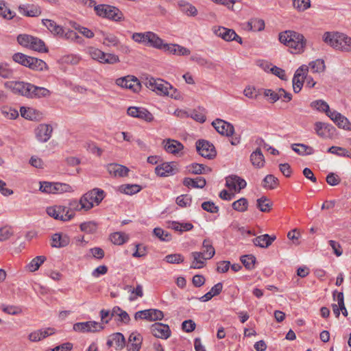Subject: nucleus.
Segmentation results:
<instances>
[{"mask_svg":"<svg viewBox=\"0 0 351 351\" xmlns=\"http://www.w3.org/2000/svg\"><path fill=\"white\" fill-rule=\"evenodd\" d=\"M116 350H122L125 346V339L121 332H116L112 335Z\"/></svg>","mask_w":351,"mask_h":351,"instance_id":"8fccbe9b","label":"nucleus"},{"mask_svg":"<svg viewBox=\"0 0 351 351\" xmlns=\"http://www.w3.org/2000/svg\"><path fill=\"white\" fill-rule=\"evenodd\" d=\"M121 191L128 195H133L141 190V186L137 184H125L121 186Z\"/></svg>","mask_w":351,"mask_h":351,"instance_id":"0e129e2a","label":"nucleus"},{"mask_svg":"<svg viewBox=\"0 0 351 351\" xmlns=\"http://www.w3.org/2000/svg\"><path fill=\"white\" fill-rule=\"evenodd\" d=\"M13 71L10 69L6 64H0V77L4 79L12 78Z\"/></svg>","mask_w":351,"mask_h":351,"instance_id":"774afa93","label":"nucleus"},{"mask_svg":"<svg viewBox=\"0 0 351 351\" xmlns=\"http://www.w3.org/2000/svg\"><path fill=\"white\" fill-rule=\"evenodd\" d=\"M70 239L66 234L56 233L52 236L51 246L53 247H64L69 244Z\"/></svg>","mask_w":351,"mask_h":351,"instance_id":"b1692460","label":"nucleus"},{"mask_svg":"<svg viewBox=\"0 0 351 351\" xmlns=\"http://www.w3.org/2000/svg\"><path fill=\"white\" fill-rule=\"evenodd\" d=\"M193 261L191 265V268L193 269H201L205 265V261L208 258L204 256L203 252H193L191 253Z\"/></svg>","mask_w":351,"mask_h":351,"instance_id":"c756f323","label":"nucleus"},{"mask_svg":"<svg viewBox=\"0 0 351 351\" xmlns=\"http://www.w3.org/2000/svg\"><path fill=\"white\" fill-rule=\"evenodd\" d=\"M143 337L137 332L130 334L127 346L128 351H139L141 348Z\"/></svg>","mask_w":351,"mask_h":351,"instance_id":"412c9836","label":"nucleus"},{"mask_svg":"<svg viewBox=\"0 0 351 351\" xmlns=\"http://www.w3.org/2000/svg\"><path fill=\"white\" fill-rule=\"evenodd\" d=\"M19 9L21 14L27 16L35 17L41 14L40 8L36 5H23Z\"/></svg>","mask_w":351,"mask_h":351,"instance_id":"a878e982","label":"nucleus"},{"mask_svg":"<svg viewBox=\"0 0 351 351\" xmlns=\"http://www.w3.org/2000/svg\"><path fill=\"white\" fill-rule=\"evenodd\" d=\"M256 202L257 208L261 211L264 213H268L271 210L273 205L272 202L265 196L258 199Z\"/></svg>","mask_w":351,"mask_h":351,"instance_id":"ea45409f","label":"nucleus"},{"mask_svg":"<svg viewBox=\"0 0 351 351\" xmlns=\"http://www.w3.org/2000/svg\"><path fill=\"white\" fill-rule=\"evenodd\" d=\"M1 111L4 117L8 119H15L19 117L18 110L12 107L3 106Z\"/></svg>","mask_w":351,"mask_h":351,"instance_id":"3c124183","label":"nucleus"},{"mask_svg":"<svg viewBox=\"0 0 351 351\" xmlns=\"http://www.w3.org/2000/svg\"><path fill=\"white\" fill-rule=\"evenodd\" d=\"M104 326L95 321L75 323L73 325V330L81 332H95L104 329Z\"/></svg>","mask_w":351,"mask_h":351,"instance_id":"9b49d317","label":"nucleus"},{"mask_svg":"<svg viewBox=\"0 0 351 351\" xmlns=\"http://www.w3.org/2000/svg\"><path fill=\"white\" fill-rule=\"evenodd\" d=\"M145 84L152 91L156 92L160 95H167L176 98L175 95L176 89L167 82L161 79H154L153 77L146 78Z\"/></svg>","mask_w":351,"mask_h":351,"instance_id":"f03ea898","label":"nucleus"},{"mask_svg":"<svg viewBox=\"0 0 351 351\" xmlns=\"http://www.w3.org/2000/svg\"><path fill=\"white\" fill-rule=\"evenodd\" d=\"M105 193L103 190L95 188L91 191H88L82 196V202L84 205L88 206L87 211L90 210L95 205H99L101 202L104 199Z\"/></svg>","mask_w":351,"mask_h":351,"instance_id":"423d86ee","label":"nucleus"},{"mask_svg":"<svg viewBox=\"0 0 351 351\" xmlns=\"http://www.w3.org/2000/svg\"><path fill=\"white\" fill-rule=\"evenodd\" d=\"M311 106L312 108L317 109L319 111L324 112L329 111L330 108L328 104L326 101L321 99L312 101L311 103Z\"/></svg>","mask_w":351,"mask_h":351,"instance_id":"680f3d73","label":"nucleus"},{"mask_svg":"<svg viewBox=\"0 0 351 351\" xmlns=\"http://www.w3.org/2000/svg\"><path fill=\"white\" fill-rule=\"evenodd\" d=\"M293 6L298 12H304L311 7V1L293 0Z\"/></svg>","mask_w":351,"mask_h":351,"instance_id":"6e6d98bb","label":"nucleus"},{"mask_svg":"<svg viewBox=\"0 0 351 351\" xmlns=\"http://www.w3.org/2000/svg\"><path fill=\"white\" fill-rule=\"evenodd\" d=\"M88 207V206L84 205V202H82V198L81 197L80 200L71 199L69 202V206H66L65 213L66 215L71 214L73 219L75 217V211H81L82 210L84 211H87Z\"/></svg>","mask_w":351,"mask_h":351,"instance_id":"aec40b11","label":"nucleus"},{"mask_svg":"<svg viewBox=\"0 0 351 351\" xmlns=\"http://www.w3.org/2000/svg\"><path fill=\"white\" fill-rule=\"evenodd\" d=\"M180 10L188 16H195L197 14V10L195 6L187 1L181 0L178 2Z\"/></svg>","mask_w":351,"mask_h":351,"instance_id":"f704fd0d","label":"nucleus"},{"mask_svg":"<svg viewBox=\"0 0 351 351\" xmlns=\"http://www.w3.org/2000/svg\"><path fill=\"white\" fill-rule=\"evenodd\" d=\"M328 152L339 156L351 158V153H350L346 149L341 147L332 146L328 149Z\"/></svg>","mask_w":351,"mask_h":351,"instance_id":"5fc2aeb1","label":"nucleus"},{"mask_svg":"<svg viewBox=\"0 0 351 351\" xmlns=\"http://www.w3.org/2000/svg\"><path fill=\"white\" fill-rule=\"evenodd\" d=\"M203 253L207 258L210 259L215 254L211 241L209 239H204L202 243Z\"/></svg>","mask_w":351,"mask_h":351,"instance_id":"c03bdc74","label":"nucleus"},{"mask_svg":"<svg viewBox=\"0 0 351 351\" xmlns=\"http://www.w3.org/2000/svg\"><path fill=\"white\" fill-rule=\"evenodd\" d=\"M151 332L157 338L167 339L171 335V330L167 324L156 322L151 326Z\"/></svg>","mask_w":351,"mask_h":351,"instance_id":"f3484780","label":"nucleus"},{"mask_svg":"<svg viewBox=\"0 0 351 351\" xmlns=\"http://www.w3.org/2000/svg\"><path fill=\"white\" fill-rule=\"evenodd\" d=\"M29 49L40 53H46L48 51L45 43L40 38L34 36V40L30 42Z\"/></svg>","mask_w":351,"mask_h":351,"instance_id":"e433bc0d","label":"nucleus"},{"mask_svg":"<svg viewBox=\"0 0 351 351\" xmlns=\"http://www.w3.org/2000/svg\"><path fill=\"white\" fill-rule=\"evenodd\" d=\"M40 191L45 193L59 194L73 191L71 186L60 182H40Z\"/></svg>","mask_w":351,"mask_h":351,"instance_id":"39448f33","label":"nucleus"},{"mask_svg":"<svg viewBox=\"0 0 351 351\" xmlns=\"http://www.w3.org/2000/svg\"><path fill=\"white\" fill-rule=\"evenodd\" d=\"M192 202V197L189 195H181L176 198V204L182 208L189 206Z\"/></svg>","mask_w":351,"mask_h":351,"instance_id":"052dcab7","label":"nucleus"},{"mask_svg":"<svg viewBox=\"0 0 351 351\" xmlns=\"http://www.w3.org/2000/svg\"><path fill=\"white\" fill-rule=\"evenodd\" d=\"M156 173L160 177H167L175 173V169L171 163L164 162L155 169Z\"/></svg>","mask_w":351,"mask_h":351,"instance_id":"7c9ffc66","label":"nucleus"},{"mask_svg":"<svg viewBox=\"0 0 351 351\" xmlns=\"http://www.w3.org/2000/svg\"><path fill=\"white\" fill-rule=\"evenodd\" d=\"M31 96L30 98L34 97H45L50 95V91L43 87L36 86L32 84V88H31Z\"/></svg>","mask_w":351,"mask_h":351,"instance_id":"58836bf2","label":"nucleus"},{"mask_svg":"<svg viewBox=\"0 0 351 351\" xmlns=\"http://www.w3.org/2000/svg\"><path fill=\"white\" fill-rule=\"evenodd\" d=\"M212 125L220 134L226 136H231L234 132L232 124L221 119H216L212 122Z\"/></svg>","mask_w":351,"mask_h":351,"instance_id":"ddd939ff","label":"nucleus"},{"mask_svg":"<svg viewBox=\"0 0 351 351\" xmlns=\"http://www.w3.org/2000/svg\"><path fill=\"white\" fill-rule=\"evenodd\" d=\"M339 36V32H326L323 34L322 40L326 44L337 49Z\"/></svg>","mask_w":351,"mask_h":351,"instance_id":"c85d7f7f","label":"nucleus"},{"mask_svg":"<svg viewBox=\"0 0 351 351\" xmlns=\"http://www.w3.org/2000/svg\"><path fill=\"white\" fill-rule=\"evenodd\" d=\"M279 40L291 49V53H294L303 52L306 45V40L302 34L291 30L280 33Z\"/></svg>","mask_w":351,"mask_h":351,"instance_id":"f257e3e1","label":"nucleus"},{"mask_svg":"<svg viewBox=\"0 0 351 351\" xmlns=\"http://www.w3.org/2000/svg\"><path fill=\"white\" fill-rule=\"evenodd\" d=\"M96 14L102 18H106L113 21L119 22L124 20L123 14L117 7L106 5L99 4L94 7Z\"/></svg>","mask_w":351,"mask_h":351,"instance_id":"7ed1b4c3","label":"nucleus"},{"mask_svg":"<svg viewBox=\"0 0 351 351\" xmlns=\"http://www.w3.org/2000/svg\"><path fill=\"white\" fill-rule=\"evenodd\" d=\"M34 40V36L29 34H19L17 36V41L21 46L28 48L30 42Z\"/></svg>","mask_w":351,"mask_h":351,"instance_id":"69168bd1","label":"nucleus"},{"mask_svg":"<svg viewBox=\"0 0 351 351\" xmlns=\"http://www.w3.org/2000/svg\"><path fill=\"white\" fill-rule=\"evenodd\" d=\"M43 24L53 34L60 36H64L66 38H71L72 40H76L80 36L73 30H69L64 34V29L62 26L57 25L53 21L50 19H43Z\"/></svg>","mask_w":351,"mask_h":351,"instance_id":"6e6552de","label":"nucleus"},{"mask_svg":"<svg viewBox=\"0 0 351 351\" xmlns=\"http://www.w3.org/2000/svg\"><path fill=\"white\" fill-rule=\"evenodd\" d=\"M47 65L45 62L43 60L35 58L34 61H32V64L30 66V69L35 71H44L47 69Z\"/></svg>","mask_w":351,"mask_h":351,"instance_id":"338daca9","label":"nucleus"},{"mask_svg":"<svg viewBox=\"0 0 351 351\" xmlns=\"http://www.w3.org/2000/svg\"><path fill=\"white\" fill-rule=\"evenodd\" d=\"M226 185L229 189L240 191L241 189L246 187L247 183L245 180L240 177L232 175L226 178Z\"/></svg>","mask_w":351,"mask_h":351,"instance_id":"a211bd4d","label":"nucleus"},{"mask_svg":"<svg viewBox=\"0 0 351 351\" xmlns=\"http://www.w3.org/2000/svg\"><path fill=\"white\" fill-rule=\"evenodd\" d=\"M247 27L252 31H262L265 28V22L262 19H253L248 21Z\"/></svg>","mask_w":351,"mask_h":351,"instance_id":"de8ad7c7","label":"nucleus"},{"mask_svg":"<svg viewBox=\"0 0 351 351\" xmlns=\"http://www.w3.org/2000/svg\"><path fill=\"white\" fill-rule=\"evenodd\" d=\"M46 257L44 256H38L33 258L27 265V268L29 271H35L38 269L40 266L45 262Z\"/></svg>","mask_w":351,"mask_h":351,"instance_id":"a18cd8bd","label":"nucleus"},{"mask_svg":"<svg viewBox=\"0 0 351 351\" xmlns=\"http://www.w3.org/2000/svg\"><path fill=\"white\" fill-rule=\"evenodd\" d=\"M65 211L66 206H50L47 208V213L49 216L62 221H67L72 219L71 215H66Z\"/></svg>","mask_w":351,"mask_h":351,"instance_id":"2eb2a0df","label":"nucleus"},{"mask_svg":"<svg viewBox=\"0 0 351 351\" xmlns=\"http://www.w3.org/2000/svg\"><path fill=\"white\" fill-rule=\"evenodd\" d=\"M215 34L227 42L232 41V36H234V30L219 26L213 30Z\"/></svg>","mask_w":351,"mask_h":351,"instance_id":"bb28decb","label":"nucleus"},{"mask_svg":"<svg viewBox=\"0 0 351 351\" xmlns=\"http://www.w3.org/2000/svg\"><path fill=\"white\" fill-rule=\"evenodd\" d=\"M337 50L343 52H351V38L346 34L340 33Z\"/></svg>","mask_w":351,"mask_h":351,"instance_id":"473e14b6","label":"nucleus"},{"mask_svg":"<svg viewBox=\"0 0 351 351\" xmlns=\"http://www.w3.org/2000/svg\"><path fill=\"white\" fill-rule=\"evenodd\" d=\"M6 88L10 90L13 93L19 95L30 97L31 88L32 84L24 82L9 81L4 84Z\"/></svg>","mask_w":351,"mask_h":351,"instance_id":"0eeeda50","label":"nucleus"},{"mask_svg":"<svg viewBox=\"0 0 351 351\" xmlns=\"http://www.w3.org/2000/svg\"><path fill=\"white\" fill-rule=\"evenodd\" d=\"M146 37L147 40L145 45L164 51L166 43H164L163 40L157 34L152 32H147Z\"/></svg>","mask_w":351,"mask_h":351,"instance_id":"6ab92c4d","label":"nucleus"},{"mask_svg":"<svg viewBox=\"0 0 351 351\" xmlns=\"http://www.w3.org/2000/svg\"><path fill=\"white\" fill-rule=\"evenodd\" d=\"M278 180L274 175L269 174L265 176L263 180V186L266 189H274L277 187Z\"/></svg>","mask_w":351,"mask_h":351,"instance_id":"a19ab883","label":"nucleus"},{"mask_svg":"<svg viewBox=\"0 0 351 351\" xmlns=\"http://www.w3.org/2000/svg\"><path fill=\"white\" fill-rule=\"evenodd\" d=\"M250 161L252 165L258 169H261L265 165V157L261 152V147H257L250 155Z\"/></svg>","mask_w":351,"mask_h":351,"instance_id":"5701e85b","label":"nucleus"},{"mask_svg":"<svg viewBox=\"0 0 351 351\" xmlns=\"http://www.w3.org/2000/svg\"><path fill=\"white\" fill-rule=\"evenodd\" d=\"M276 239V236H269L267 234L258 236L253 239V243L256 246L260 247H267Z\"/></svg>","mask_w":351,"mask_h":351,"instance_id":"2f4dec72","label":"nucleus"},{"mask_svg":"<svg viewBox=\"0 0 351 351\" xmlns=\"http://www.w3.org/2000/svg\"><path fill=\"white\" fill-rule=\"evenodd\" d=\"M308 71V66L304 64L302 65L296 70L292 80L293 91L295 93H298L301 90L304 82V75H306Z\"/></svg>","mask_w":351,"mask_h":351,"instance_id":"f8f14e48","label":"nucleus"},{"mask_svg":"<svg viewBox=\"0 0 351 351\" xmlns=\"http://www.w3.org/2000/svg\"><path fill=\"white\" fill-rule=\"evenodd\" d=\"M108 171L115 177H124L128 175L129 169L123 165L114 163L108 166Z\"/></svg>","mask_w":351,"mask_h":351,"instance_id":"393cba45","label":"nucleus"},{"mask_svg":"<svg viewBox=\"0 0 351 351\" xmlns=\"http://www.w3.org/2000/svg\"><path fill=\"white\" fill-rule=\"evenodd\" d=\"M196 150L201 156L208 159H213L217 155L215 146L204 139L198 140L196 142Z\"/></svg>","mask_w":351,"mask_h":351,"instance_id":"1a4fd4ad","label":"nucleus"},{"mask_svg":"<svg viewBox=\"0 0 351 351\" xmlns=\"http://www.w3.org/2000/svg\"><path fill=\"white\" fill-rule=\"evenodd\" d=\"M110 238L114 245H121L128 241L129 236L124 232H117L111 234Z\"/></svg>","mask_w":351,"mask_h":351,"instance_id":"4c0bfd02","label":"nucleus"},{"mask_svg":"<svg viewBox=\"0 0 351 351\" xmlns=\"http://www.w3.org/2000/svg\"><path fill=\"white\" fill-rule=\"evenodd\" d=\"M291 148L295 152L302 156L311 155L314 153L313 148L305 144H293Z\"/></svg>","mask_w":351,"mask_h":351,"instance_id":"c9c22d12","label":"nucleus"},{"mask_svg":"<svg viewBox=\"0 0 351 351\" xmlns=\"http://www.w3.org/2000/svg\"><path fill=\"white\" fill-rule=\"evenodd\" d=\"M308 68L313 73H322L326 69L325 62L322 59H317L309 62Z\"/></svg>","mask_w":351,"mask_h":351,"instance_id":"79ce46f5","label":"nucleus"},{"mask_svg":"<svg viewBox=\"0 0 351 351\" xmlns=\"http://www.w3.org/2000/svg\"><path fill=\"white\" fill-rule=\"evenodd\" d=\"M189 171L193 174H202L205 173L206 170L210 171L211 169L202 164L192 163L188 167Z\"/></svg>","mask_w":351,"mask_h":351,"instance_id":"09e8293b","label":"nucleus"},{"mask_svg":"<svg viewBox=\"0 0 351 351\" xmlns=\"http://www.w3.org/2000/svg\"><path fill=\"white\" fill-rule=\"evenodd\" d=\"M154 234L163 241H169L171 239V236L168 232L165 231L160 228H155L154 229Z\"/></svg>","mask_w":351,"mask_h":351,"instance_id":"bf43d9fd","label":"nucleus"},{"mask_svg":"<svg viewBox=\"0 0 351 351\" xmlns=\"http://www.w3.org/2000/svg\"><path fill=\"white\" fill-rule=\"evenodd\" d=\"M53 128L49 124H39L35 129V135L37 140L41 143H46L51 137Z\"/></svg>","mask_w":351,"mask_h":351,"instance_id":"dca6fc26","label":"nucleus"},{"mask_svg":"<svg viewBox=\"0 0 351 351\" xmlns=\"http://www.w3.org/2000/svg\"><path fill=\"white\" fill-rule=\"evenodd\" d=\"M240 260L246 269L250 270L254 267L256 263V257L254 256L252 254L243 255L241 256Z\"/></svg>","mask_w":351,"mask_h":351,"instance_id":"864d4df0","label":"nucleus"},{"mask_svg":"<svg viewBox=\"0 0 351 351\" xmlns=\"http://www.w3.org/2000/svg\"><path fill=\"white\" fill-rule=\"evenodd\" d=\"M191 60L200 66H205L208 69H213L215 66L214 63L197 55L191 56Z\"/></svg>","mask_w":351,"mask_h":351,"instance_id":"13d9d810","label":"nucleus"},{"mask_svg":"<svg viewBox=\"0 0 351 351\" xmlns=\"http://www.w3.org/2000/svg\"><path fill=\"white\" fill-rule=\"evenodd\" d=\"M165 261L171 264H178L184 262V258L180 254H171L165 257Z\"/></svg>","mask_w":351,"mask_h":351,"instance_id":"e2e57ef3","label":"nucleus"},{"mask_svg":"<svg viewBox=\"0 0 351 351\" xmlns=\"http://www.w3.org/2000/svg\"><path fill=\"white\" fill-rule=\"evenodd\" d=\"M164 147L165 150L170 154H176L184 148L183 145L178 141L167 139L164 141Z\"/></svg>","mask_w":351,"mask_h":351,"instance_id":"cd10ccee","label":"nucleus"},{"mask_svg":"<svg viewBox=\"0 0 351 351\" xmlns=\"http://www.w3.org/2000/svg\"><path fill=\"white\" fill-rule=\"evenodd\" d=\"M88 51L92 59L101 64H113L120 62L119 56L114 53H105L95 47H90Z\"/></svg>","mask_w":351,"mask_h":351,"instance_id":"20e7f679","label":"nucleus"},{"mask_svg":"<svg viewBox=\"0 0 351 351\" xmlns=\"http://www.w3.org/2000/svg\"><path fill=\"white\" fill-rule=\"evenodd\" d=\"M104 41L103 44L108 46H117L119 43V38L114 34L110 33H105L101 32Z\"/></svg>","mask_w":351,"mask_h":351,"instance_id":"37998d69","label":"nucleus"},{"mask_svg":"<svg viewBox=\"0 0 351 351\" xmlns=\"http://www.w3.org/2000/svg\"><path fill=\"white\" fill-rule=\"evenodd\" d=\"M206 184V180L202 177H197L195 179L186 178L183 180V184L187 187L202 189Z\"/></svg>","mask_w":351,"mask_h":351,"instance_id":"72a5a7b5","label":"nucleus"},{"mask_svg":"<svg viewBox=\"0 0 351 351\" xmlns=\"http://www.w3.org/2000/svg\"><path fill=\"white\" fill-rule=\"evenodd\" d=\"M116 84L124 88L131 90L134 93H138L141 89L139 80L133 75H127L116 80Z\"/></svg>","mask_w":351,"mask_h":351,"instance_id":"9d476101","label":"nucleus"},{"mask_svg":"<svg viewBox=\"0 0 351 351\" xmlns=\"http://www.w3.org/2000/svg\"><path fill=\"white\" fill-rule=\"evenodd\" d=\"M164 51L177 56H189L191 53V51L189 49L178 44L166 43Z\"/></svg>","mask_w":351,"mask_h":351,"instance_id":"4be33fe9","label":"nucleus"},{"mask_svg":"<svg viewBox=\"0 0 351 351\" xmlns=\"http://www.w3.org/2000/svg\"><path fill=\"white\" fill-rule=\"evenodd\" d=\"M232 208L236 211L243 213L247 210L248 201L245 197H241L239 199L234 202L232 204Z\"/></svg>","mask_w":351,"mask_h":351,"instance_id":"49530a36","label":"nucleus"},{"mask_svg":"<svg viewBox=\"0 0 351 351\" xmlns=\"http://www.w3.org/2000/svg\"><path fill=\"white\" fill-rule=\"evenodd\" d=\"M127 113L130 117L138 118L147 122H152L154 120L152 114L145 108L131 106L128 108Z\"/></svg>","mask_w":351,"mask_h":351,"instance_id":"4468645a","label":"nucleus"},{"mask_svg":"<svg viewBox=\"0 0 351 351\" xmlns=\"http://www.w3.org/2000/svg\"><path fill=\"white\" fill-rule=\"evenodd\" d=\"M80 230L88 234H93L97 231V224L93 221L84 222L80 226Z\"/></svg>","mask_w":351,"mask_h":351,"instance_id":"603ef678","label":"nucleus"},{"mask_svg":"<svg viewBox=\"0 0 351 351\" xmlns=\"http://www.w3.org/2000/svg\"><path fill=\"white\" fill-rule=\"evenodd\" d=\"M339 128L344 129L346 130H351V123L349 120L341 114L339 118L337 119L334 122Z\"/></svg>","mask_w":351,"mask_h":351,"instance_id":"4d7b16f0","label":"nucleus"}]
</instances>
